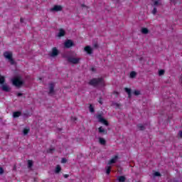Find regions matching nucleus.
<instances>
[{"label": "nucleus", "instance_id": "obj_1", "mask_svg": "<svg viewBox=\"0 0 182 182\" xmlns=\"http://www.w3.org/2000/svg\"><path fill=\"white\" fill-rule=\"evenodd\" d=\"M88 85L93 86V87H103L105 86V80L102 77L91 79Z\"/></svg>", "mask_w": 182, "mask_h": 182}, {"label": "nucleus", "instance_id": "obj_2", "mask_svg": "<svg viewBox=\"0 0 182 182\" xmlns=\"http://www.w3.org/2000/svg\"><path fill=\"white\" fill-rule=\"evenodd\" d=\"M11 82L14 86H16V87H22V86L23 85V80H22V77L21 76L14 77L11 80Z\"/></svg>", "mask_w": 182, "mask_h": 182}, {"label": "nucleus", "instance_id": "obj_3", "mask_svg": "<svg viewBox=\"0 0 182 182\" xmlns=\"http://www.w3.org/2000/svg\"><path fill=\"white\" fill-rule=\"evenodd\" d=\"M152 2L153 4L151 6L154 7V9L151 11V14H153V15H156V14H157V8H159V6H161V1H160V0H152Z\"/></svg>", "mask_w": 182, "mask_h": 182}, {"label": "nucleus", "instance_id": "obj_4", "mask_svg": "<svg viewBox=\"0 0 182 182\" xmlns=\"http://www.w3.org/2000/svg\"><path fill=\"white\" fill-rule=\"evenodd\" d=\"M96 118L97 119L100 123H102V124H105V126H109V122L106 121L105 118H103L102 114H97Z\"/></svg>", "mask_w": 182, "mask_h": 182}, {"label": "nucleus", "instance_id": "obj_5", "mask_svg": "<svg viewBox=\"0 0 182 182\" xmlns=\"http://www.w3.org/2000/svg\"><path fill=\"white\" fill-rule=\"evenodd\" d=\"M58 55H59V50H58L56 47H53L52 48V52L49 53V56H50L51 58H56Z\"/></svg>", "mask_w": 182, "mask_h": 182}, {"label": "nucleus", "instance_id": "obj_6", "mask_svg": "<svg viewBox=\"0 0 182 182\" xmlns=\"http://www.w3.org/2000/svg\"><path fill=\"white\" fill-rule=\"evenodd\" d=\"M68 62L70 63H73L74 65H77L79 62H80V58L68 57Z\"/></svg>", "mask_w": 182, "mask_h": 182}, {"label": "nucleus", "instance_id": "obj_7", "mask_svg": "<svg viewBox=\"0 0 182 182\" xmlns=\"http://www.w3.org/2000/svg\"><path fill=\"white\" fill-rule=\"evenodd\" d=\"M65 48L69 49V48H72V46H75V43L72 40H67L64 44Z\"/></svg>", "mask_w": 182, "mask_h": 182}, {"label": "nucleus", "instance_id": "obj_8", "mask_svg": "<svg viewBox=\"0 0 182 182\" xmlns=\"http://www.w3.org/2000/svg\"><path fill=\"white\" fill-rule=\"evenodd\" d=\"M62 9H63V7H62V6L55 5L53 6V8L50 9V11L51 12H59V11H62Z\"/></svg>", "mask_w": 182, "mask_h": 182}, {"label": "nucleus", "instance_id": "obj_9", "mask_svg": "<svg viewBox=\"0 0 182 182\" xmlns=\"http://www.w3.org/2000/svg\"><path fill=\"white\" fill-rule=\"evenodd\" d=\"M48 95H55V83L53 82L49 84Z\"/></svg>", "mask_w": 182, "mask_h": 182}, {"label": "nucleus", "instance_id": "obj_10", "mask_svg": "<svg viewBox=\"0 0 182 182\" xmlns=\"http://www.w3.org/2000/svg\"><path fill=\"white\" fill-rule=\"evenodd\" d=\"M85 52H86L88 55H92L93 53V48L90 47V46H87L84 48Z\"/></svg>", "mask_w": 182, "mask_h": 182}, {"label": "nucleus", "instance_id": "obj_11", "mask_svg": "<svg viewBox=\"0 0 182 182\" xmlns=\"http://www.w3.org/2000/svg\"><path fill=\"white\" fill-rule=\"evenodd\" d=\"M4 58H6V59H11L12 58V53L9 52V51H6L4 53Z\"/></svg>", "mask_w": 182, "mask_h": 182}, {"label": "nucleus", "instance_id": "obj_12", "mask_svg": "<svg viewBox=\"0 0 182 182\" xmlns=\"http://www.w3.org/2000/svg\"><path fill=\"white\" fill-rule=\"evenodd\" d=\"M98 132L100 134H107V130L105 129V128H103V127H100L98 128Z\"/></svg>", "mask_w": 182, "mask_h": 182}, {"label": "nucleus", "instance_id": "obj_13", "mask_svg": "<svg viewBox=\"0 0 182 182\" xmlns=\"http://www.w3.org/2000/svg\"><path fill=\"white\" fill-rule=\"evenodd\" d=\"M117 159H119V156H114V158L109 161L108 165L110 166V164H114V163H116V161H117Z\"/></svg>", "mask_w": 182, "mask_h": 182}, {"label": "nucleus", "instance_id": "obj_14", "mask_svg": "<svg viewBox=\"0 0 182 182\" xmlns=\"http://www.w3.org/2000/svg\"><path fill=\"white\" fill-rule=\"evenodd\" d=\"M1 89L4 92H11V88L8 85H3Z\"/></svg>", "mask_w": 182, "mask_h": 182}, {"label": "nucleus", "instance_id": "obj_15", "mask_svg": "<svg viewBox=\"0 0 182 182\" xmlns=\"http://www.w3.org/2000/svg\"><path fill=\"white\" fill-rule=\"evenodd\" d=\"M124 91L126 92V93H127L129 99H131L132 98V89L125 87Z\"/></svg>", "mask_w": 182, "mask_h": 182}, {"label": "nucleus", "instance_id": "obj_16", "mask_svg": "<svg viewBox=\"0 0 182 182\" xmlns=\"http://www.w3.org/2000/svg\"><path fill=\"white\" fill-rule=\"evenodd\" d=\"M65 34H66V32L65 31V30H63V28H60L59 30V33H58V36L59 38H62V36H65Z\"/></svg>", "mask_w": 182, "mask_h": 182}, {"label": "nucleus", "instance_id": "obj_17", "mask_svg": "<svg viewBox=\"0 0 182 182\" xmlns=\"http://www.w3.org/2000/svg\"><path fill=\"white\" fill-rule=\"evenodd\" d=\"M136 127L140 130L141 132H144V130H146V127L141 124H139L136 125Z\"/></svg>", "mask_w": 182, "mask_h": 182}, {"label": "nucleus", "instance_id": "obj_18", "mask_svg": "<svg viewBox=\"0 0 182 182\" xmlns=\"http://www.w3.org/2000/svg\"><path fill=\"white\" fill-rule=\"evenodd\" d=\"M21 114H22L21 112H15L13 113V117L14 119H16V117H19V116H21Z\"/></svg>", "mask_w": 182, "mask_h": 182}, {"label": "nucleus", "instance_id": "obj_19", "mask_svg": "<svg viewBox=\"0 0 182 182\" xmlns=\"http://www.w3.org/2000/svg\"><path fill=\"white\" fill-rule=\"evenodd\" d=\"M117 180L119 182H124L126 181V177L124 176H120L117 177Z\"/></svg>", "mask_w": 182, "mask_h": 182}, {"label": "nucleus", "instance_id": "obj_20", "mask_svg": "<svg viewBox=\"0 0 182 182\" xmlns=\"http://www.w3.org/2000/svg\"><path fill=\"white\" fill-rule=\"evenodd\" d=\"M136 76H137V73H136L135 71H132L129 74V77H131V79H134Z\"/></svg>", "mask_w": 182, "mask_h": 182}, {"label": "nucleus", "instance_id": "obj_21", "mask_svg": "<svg viewBox=\"0 0 182 182\" xmlns=\"http://www.w3.org/2000/svg\"><path fill=\"white\" fill-rule=\"evenodd\" d=\"M99 143H100L102 146H105L106 144V139H103L102 137L99 138Z\"/></svg>", "mask_w": 182, "mask_h": 182}, {"label": "nucleus", "instance_id": "obj_22", "mask_svg": "<svg viewBox=\"0 0 182 182\" xmlns=\"http://www.w3.org/2000/svg\"><path fill=\"white\" fill-rule=\"evenodd\" d=\"M141 33H143L144 35H147V33H149V28H141Z\"/></svg>", "mask_w": 182, "mask_h": 182}, {"label": "nucleus", "instance_id": "obj_23", "mask_svg": "<svg viewBox=\"0 0 182 182\" xmlns=\"http://www.w3.org/2000/svg\"><path fill=\"white\" fill-rule=\"evenodd\" d=\"M33 167V161L32 160L28 161V168H32Z\"/></svg>", "mask_w": 182, "mask_h": 182}, {"label": "nucleus", "instance_id": "obj_24", "mask_svg": "<svg viewBox=\"0 0 182 182\" xmlns=\"http://www.w3.org/2000/svg\"><path fill=\"white\" fill-rule=\"evenodd\" d=\"M60 170H62V168L60 167V165H57V166L55 167V173L56 174L60 173Z\"/></svg>", "mask_w": 182, "mask_h": 182}, {"label": "nucleus", "instance_id": "obj_25", "mask_svg": "<svg viewBox=\"0 0 182 182\" xmlns=\"http://www.w3.org/2000/svg\"><path fill=\"white\" fill-rule=\"evenodd\" d=\"M31 131V129L29 128H25L23 130V134L24 136H26V134H28V133H29V132Z\"/></svg>", "mask_w": 182, "mask_h": 182}, {"label": "nucleus", "instance_id": "obj_26", "mask_svg": "<svg viewBox=\"0 0 182 182\" xmlns=\"http://www.w3.org/2000/svg\"><path fill=\"white\" fill-rule=\"evenodd\" d=\"M92 46L95 49H98L99 48V44L96 41H93Z\"/></svg>", "mask_w": 182, "mask_h": 182}, {"label": "nucleus", "instance_id": "obj_27", "mask_svg": "<svg viewBox=\"0 0 182 182\" xmlns=\"http://www.w3.org/2000/svg\"><path fill=\"white\" fill-rule=\"evenodd\" d=\"M110 166H107L106 167H105V169H106V173L107 174V176H109V174H110Z\"/></svg>", "mask_w": 182, "mask_h": 182}, {"label": "nucleus", "instance_id": "obj_28", "mask_svg": "<svg viewBox=\"0 0 182 182\" xmlns=\"http://www.w3.org/2000/svg\"><path fill=\"white\" fill-rule=\"evenodd\" d=\"M89 109L90 113H95V108L93 107V105H90Z\"/></svg>", "mask_w": 182, "mask_h": 182}, {"label": "nucleus", "instance_id": "obj_29", "mask_svg": "<svg viewBox=\"0 0 182 182\" xmlns=\"http://www.w3.org/2000/svg\"><path fill=\"white\" fill-rule=\"evenodd\" d=\"M5 82V77L0 76V85H4Z\"/></svg>", "mask_w": 182, "mask_h": 182}, {"label": "nucleus", "instance_id": "obj_30", "mask_svg": "<svg viewBox=\"0 0 182 182\" xmlns=\"http://www.w3.org/2000/svg\"><path fill=\"white\" fill-rule=\"evenodd\" d=\"M55 149L53 147H50L49 149L47 150V153H53L55 151Z\"/></svg>", "mask_w": 182, "mask_h": 182}, {"label": "nucleus", "instance_id": "obj_31", "mask_svg": "<svg viewBox=\"0 0 182 182\" xmlns=\"http://www.w3.org/2000/svg\"><path fill=\"white\" fill-rule=\"evenodd\" d=\"M154 177H161V173H160V172L156 171V172L154 173Z\"/></svg>", "mask_w": 182, "mask_h": 182}, {"label": "nucleus", "instance_id": "obj_32", "mask_svg": "<svg viewBox=\"0 0 182 182\" xmlns=\"http://www.w3.org/2000/svg\"><path fill=\"white\" fill-rule=\"evenodd\" d=\"M9 62H10L11 65H15V60L14 58L11 57V58L9 59Z\"/></svg>", "mask_w": 182, "mask_h": 182}, {"label": "nucleus", "instance_id": "obj_33", "mask_svg": "<svg viewBox=\"0 0 182 182\" xmlns=\"http://www.w3.org/2000/svg\"><path fill=\"white\" fill-rule=\"evenodd\" d=\"M134 95L135 96H139V95H140V90H134Z\"/></svg>", "mask_w": 182, "mask_h": 182}, {"label": "nucleus", "instance_id": "obj_34", "mask_svg": "<svg viewBox=\"0 0 182 182\" xmlns=\"http://www.w3.org/2000/svg\"><path fill=\"white\" fill-rule=\"evenodd\" d=\"M164 73H165L164 70H160L159 71V76H163V75H164Z\"/></svg>", "mask_w": 182, "mask_h": 182}, {"label": "nucleus", "instance_id": "obj_35", "mask_svg": "<svg viewBox=\"0 0 182 182\" xmlns=\"http://www.w3.org/2000/svg\"><path fill=\"white\" fill-rule=\"evenodd\" d=\"M112 106H115L116 107H119L120 105L117 102H112Z\"/></svg>", "mask_w": 182, "mask_h": 182}, {"label": "nucleus", "instance_id": "obj_36", "mask_svg": "<svg viewBox=\"0 0 182 182\" xmlns=\"http://www.w3.org/2000/svg\"><path fill=\"white\" fill-rule=\"evenodd\" d=\"M68 162V159H66V158H63L61 160V163H67Z\"/></svg>", "mask_w": 182, "mask_h": 182}, {"label": "nucleus", "instance_id": "obj_37", "mask_svg": "<svg viewBox=\"0 0 182 182\" xmlns=\"http://www.w3.org/2000/svg\"><path fill=\"white\" fill-rule=\"evenodd\" d=\"M71 120H72V122H76V120H77V118L72 117Z\"/></svg>", "mask_w": 182, "mask_h": 182}, {"label": "nucleus", "instance_id": "obj_38", "mask_svg": "<svg viewBox=\"0 0 182 182\" xmlns=\"http://www.w3.org/2000/svg\"><path fill=\"white\" fill-rule=\"evenodd\" d=\"M171 4H173V5H176V4H177V1L176 0H170Z\"/></svg>", "mask_w": 182, "mask_h": 182}, {"label": "nucleus", "instance_id": "obj_39", "mask_svg": "<svg viewBox=\"0 0 182 182\" xmlns=\"http://www.w3.org/2000/svg\"><path fill=\"white\" fill-rule=\"evenodd\" d=\"M0 174H4V168L0 167Z\"/></svg>", "mask_w": 182, "mask_h": 182}, {"label": "nucleus", "instance_id": "obj_40", "mask_svg": "<svg viewBox=\"0 0 182 182\" xmlns=\"http://www.w3.org/2000/svg\"><path fill=\"white\" fill-rule=\"evenodd\" d=\"M18 97H21V96H23V93L18 92L17 94Z\"/></svg>", "mask_w": 182, "mask_h": 182}, {"label": "nucleus", "instance_id": "obj_41", "mask_svg": "<svg viewBox=\"0 0 182 182\" xmlns=\"http://www.w3.org/2000/svg\"><path fill=\"white\" fill-rule=\"evenodd\" d=\"M100 105H103V102L102 101V98H100V100L98 101Z\"/></svg>", "mask_w": 182, "mask_h": 182}, {"label": "nucleus", "instance_id": "obj_42", "mask_svg": "<svg viewBox=\"0 0 182 182\" xmlns=\"http://www.w3.org/2000/svg\"><path fill=\"white\" fill-rule=\"evenodd\" d=\"M90 70H91V72H96V68H92L90 69Z\"/></svg>", "mask_w": 182, "mask_h": 182}, {"label": "nucleus", "instance_id": "obj_43", "mask_svg": "<svg viewBox=\"0 0 182 182\" xmlns=\"http://www.w3.org/2000/svg\"><path fill=\"white\" fill-rule=\"evenodd\" d=\"M178 135L180 136V137H182V131H179Z\"/></svg>", "mask_w": 182, "mask_h": 182}, {"label": "nucleus", "instance_id": "obj_44", "mask_svg": "<svg viewBox=\"0 0 182 182\" xmlns=\"http://www.w3.org/2000/svg\"><path fill=\"white\" fill-rule=\"evenodd\" d=\"M20 22H21V23H23V18H20Z\"/></svg>", "mask_w": 182, "mask_h": 182}, {"label": "nucleus", "instance_id": "obj_45", "mask_svg": "<svg viewBox=\"0 0 182 182\" xmlns=\"http://www.w3.org/2000/svg\"><path fill=\"white\" fill-rule=\"evenodd\" d=\"M68 177H69V175H68V174H65V175H64V178H68Z\"/></svg>", "mask_w": 182, "mask_h": 182}, {"label": "nucleus", "instance_id": "obj_46", "mask_svg": "<svg viewBox=\"0 0 182 182\" xmlns=\"http://www.w3.org/2000/svg\"><path fill=\"white\" fill-rule=\"evenodd\" d=\"M81 6H82L83 8H85V6H86L85 4H82Z\"/></svg>", "mask_w": 182, "mask_h": 182}]
</instances>
